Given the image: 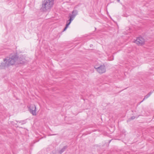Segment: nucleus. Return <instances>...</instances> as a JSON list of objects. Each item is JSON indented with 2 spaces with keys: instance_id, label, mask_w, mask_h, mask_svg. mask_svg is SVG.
<instances>
[{
  "instance_id": "obj_1",
  "label": "nucleus",
  "mask_w": 154,
  "mask_h": 154,
  "mask_svg": "<svg viewBox=\"0 0 154 154\" xmlns=\"http://www.w3.org/2000/svg\"><path fill=\"white\" fill-rule=\"evenodd\" d=\"M54 0H44L43 1L41 9L44 11L50 10L53 6Z\"/></svg>"
},
{
  "instance_id": "obj_2",
  "label": "nucleus",
  "mask_w": 154,
  "mask_h": 154,
  "mask_svg": "<svg viewBox=\"0 0 154 154\" xmlns=\"http://www.w3.org/2000/svg\"><path fill=\"white\" fill-rule=\"evenodd\" d=\"M17 56L16 55H14L8 59L7 60L6 59H4V61H6L8 64V66H9L10 65H12L14 64L16 62H17Z\"/></svg>"
},
{
  "instance_id": "obj_3",
  "label": "nucleus",
  "mask_w": 154,
  "mask_h": 154,
  "mask_svg": "<svg viewBox=\"0 0 154 154\" xmlns=\"http://www.w3.org/2000/svg\"><path fill=\"white\" fill-rule=\"evenodd\" d=\"M95 68L97 71L100 74L105 73L106 72V68L104 65H101L99 66L95 67Z\"/></svg>"
},
{
  "instance_id": "obj_4",
  "label": "nucleus",
  "mask_w": 154,
  "mask_h": 154,
  "mask_svg": "<svg viewBox=\"0 0 154 154\" xmlns=\"http://www.w3.org/2000/svg\"><path fill=\"white\" fill-rule=\"evenodd\" d=\"M134 42L139 45H142L144 44L145 41L142 37H139L137 38Z\"/></svg>"
},
{
  "instance_id": "obj_5",
  "label": "nucleus",
  "mask_w": 154,
  "mask_h": 154,
  "mask_svg": "<svg viewBox=\"0 0 154 154\" xmlns=\"http://www.w3.org/2000/svg\"><path fill=\"white\" fill-rule=\"evenodd\" d=\"M36 107L35 105H30L29 110L30 112L33 116H36Z\"/></svg>"
},
{
  "instance_id": "obj_6",
  "label": "nucleus",
  "mask_w": 154,
  "mask_h": 154,
  "mask_svg": "<svg viewBox=\"0 0 154 154\" xmlns=\"http://www.w3.org/2000/svg\"><path fill=\"white\" fill-rule=\"evenodd\" d=\"M18 64H23L26 63V61L23 56L22 57L18 58L17 57V62Z\"/></svg>"
},
{
  "instance_id": "obj_7",
  "label": "nucleus",
  "mask_w": 154,
  "mask_h": 154,
  "mask_svg": "<svg viewBox=\"0 0 154 154\" xmlns=\"http://www.w3.org/2000/svg\"><path fill=\"white\" fill-rule=\"evenodd\" d=\"M69 17L70 19L69 20H67L66 22V26L63 29V31H64L66 30L69 25L70 24L71 22L74 19L73 17Z\"/></svg>"
},
{
  "instance_id": "obj_8",
  "label": "nucleus",
  "mask_w": 154,
  "mask_h": 154,
  "mask_svg": "<svg viewBox=\"0 0 154 154\" xmlns=\"http://www.w3.org/2000/svg\"><path fill=\"white\" fill-rule=\"evenodd\" d=\"M4 62V63H0V69H3L5 67L8 66L6 62Z\"/></svg>"
},
{
  "instance_id": "obj_9",
  "label": "nucleus",
  "mask_w": 154,
  "mask_h": 154,
  "mask_svg": "<svg viewBox=\"0 0 154 154\" xmlns=\"http://www.w3.org/2000/svg\"><path fill=\"white\" fill-rule=\"evenodd\" d=\"M72 15L70 14L69 17H73L74 19L75 17L77 14L78 11L76 10H74L72 11Z\"/></svg>"
},
{
  "instance_id": "obj_10",
  "label": "nucleus",
  "mask_w": 154,
  "mask_h": 154,
  "mask_svg": "<svg viewBox=\"0 0 154 154\" xmlns=\"http://www.w3.org/2000/svg\"><path fill=\"white\" fill-rule=\"evenodd\" d=\"M152 93V92H150L149 93H148L143 98V100L140 102V103H141V102H142L145 100L146 99L148 98L150 96V95Z\"/></svg>"
},
{
  "instance_id": "obj_11",
  "label": "nucleus",
  "mask_w": 154,
  "mask_h": 154,
  "mask_svg": "<svg viewBox=\"0 0 154 154\" xmlns=\"http://www.w3.org/2000/svg\"><path fill=\"white\" fill-rule=\"evenodd\" d=\"M67 148V147L66 146L63 147L62 149L59 151V153L60 154L62 153Z\"/></svg>"
},
{
  "instance_id": "obj_12",
  "label": "nucleus",
  "mask_w": 154,
  "mask_h": 154,
  "mask_svg": "<svg viewBox=\"0 0 154 154\" xmlns=\"http://www.w3.org/2000/svg\"><path fill=\"white\" fill-rule=\"evenodd\" d=\"M19 122L22 125L26 123V122L25 121H19Z\"/></svg>"
},
{
  "instance_id": "obj_13",
  "label": "nucleus",
  "mask_w": 154,
  "mask_h": 154,
  "mask_svg": "<svg viewBox=\"0 0 154 154\" xmlns=\"http://www.w3.org/2000/svg\"><path fill=\"white\" fill-rule=\"evenodd\" d=\"M135 118V116H132L131 118V119H134Z\"/></svg>"
},
{
  "instance_id": "obj_14",
  "label": "nucleus",
  "mask_w": 154,
  "mask_h": 154,
  "mask_svg": "<svg viewBox=\"0 0 154 154\" xmlns=\"http://www.w3.org/2000/svg\"><path fill=\"white\" fill-rule=\"evenodd\" d=\"M117 1L118 2H119L120 1V0H117Z\"/></svg>"
}]
</instances>
